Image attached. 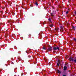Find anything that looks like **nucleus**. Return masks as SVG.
Listing matches in <instances>:
<instances>
[{"label": "nucleus", "instance_id": "obj_12", "mask_svg": "<svg viewBox=\"0 0 76 76\" xmlns=\"http://www.w3.org/2000/svg\"><path fill=\"white\" fill-rule=\"evenodd\" d=\"M53 50H57V48L56 47H53Z\"/></svg>", "mask_w": 76, "mask_h": 76}, {"label": "nucleus", "instance_id": "obj_11", "mask_svg": "<svg viewBox=\"0 0 76 76\" xmlns=\"http://www.w3.org/2000/svg\"><path fill=\"white\" fill-rule=\"evenodd\" d=\"M57 71H58V73H59V74L61 73V71H60V70H57Z\"/></svg>", "mask_w": 76, "mask_h": 76}, {"label": "nucleus", "instance_id": "obj_20", "mask_svg": "<svg viewBox=\"0 0 76 76\" xmlns=\"http://www.w3.org/2000/svg\"><path fill=\"white\" fill-rule=\"evenodd\" d=\"M50 27H52L53 26V24L51 25H50Z\"/></svg>", "mask_w": 76, "mask_h": 76}, {"label": "nucleus", "instance_id": "obj_2", "mask_svg": "<svg viewBox=\"0 0 76 76\" xmlns=\"http://www.w3.org/2000/svg\"><path fill=\"white\" fill-rule=\"evenodd\" d=\"M69 60L70 61H74V60H73V58L70 57L69 58Z\"/></svg>", "mask_w": 76, "mask_h": 76}, {"label": "nucleus", "instance_id": "obj_17", "mask_svg": "<svg viewBox=\"0 0 76 76\" xmlns=\"http://www.w3.org/2000/svg\"><path fill=\"white\" fill-rule=\"evenodd\" d=\"M58 62L59 64H60V61L59 60H58Z\"/></svg>", "mask_w": 76, "mask_h": 76}, {"label": "nucleus", "instance_id": "obj_18", "mask_svg": "<svg viewBox=\"0 0 76 76\" xmlns=\"http://www.w3.org/2000/svg\"><path fill=\"white\" fill-rule=\"evenodd\" d=\"M55 5H57V1H56L55 2Z\"/></svg>", "mask_w": 76, "mask_h": 76}, {"label": "nucleus", "instance_id": "obj_21", "mask_svg": "<svg viewBox=\"0 0 76 76\" xmlns=\"http://www.w3.org/2000/svg\"><path fill=\"white\" fill-rule=\"evenodd\" d=\"M52 8L53 9H54V7H52Z\"/></svg>", "mask_w": 76, "mask_h": 76}, {"label": "nucleus", "instance_id": "obj_4", "mask_svg": "<svg viewBox=\"0 0 76 76\" xmlns=\"http://www.w3.org/2000/svg\"><path fill=\"white\" fill-rule=\"evenodd\" d=\"M72 29H73L74 30V31H76V29H75V26H72Z\"/></svg>", "mask_w": 76, "mask_h": 76}, {"label": "nucleus", "instance_id": "obj_8", "mask_svg": "<svg viewBox=\"0 0 76 76\" xmlns=\"http://www.w3.org/2000/svg\"><path fill=\"white\" fill-rule=\"evenodd\" d=\"M61 28V30H62V31H63L64 30V28H63V27L62 26H60Z\"/></svg>", "mask_w": 76, "mask_h": 76}, {"label": "nucleus", "instance_id": "obj_16", "mask_svg": "<svg viewBox=\"0 0 76 76\" xmlns=\"http://www.w3.org/2000/svg\"><path fill=\"white\" fill-rule=\"evenodd\" d=\"M74 61L75 63H76V59H75L74 60Z\"/></svg>", "mask_w": 76, "mask_h": 76}, {"label": "nucleus", "instance_id": "obj_1", "mask_svg": "<svg viewBox=\"0 0 76 76\" xmlns=\"http://www.w3.org/2000/svg\"><path fill=\"white\" fill-rule=\"evenodd\" d=\"M47 50L48 51H52V47H49L48 49H47Z\"/></svg>", "mask_w": 76, "mask_h": 76}, {"label": "nucleus", "instance_id": "obj_6", "mask_svg": "<svg viewBox=\"0 0 76 76\" xmlns=\"http://www.w3.org/2000/svg\"><path fill=\"white\" fill-rule=\"evenodd\" d=\"M34 3V4L36 5L37 6L38 5V2H37V1H36L35 3Z\"/></svg>", "mask_w": 76, "mask_h": 76}, {"label": "nucleus", "instance_id": "obj_30", "mask_svg": "<svg viewBox=\"0 0 76 76\" xmlns=\"http://www.w3.org/2000/svg\"><path fill=\"white\" fill-rule=\"evenodd\" d=\"M21 76H23V74L22 73L21 74Z\"/></svg>", "mask_w": 76, "mask_h": 76}, {"label": "nucleus", "instance_id": "obj_3", "mask_svg": "<svg viewBox=\"0 0 76 76\" xmlns=\"http://www.w3.org/2000/svg\"><path fill=\"white\" fill-rule=\"evenodd\" d=\"M50 15L52 18H53V17L54 16V12L51 13H50Z\"/></svg>", "mask_w": 76, "mask_h": 76}, {"label": "nucleus", "instance_id": "obj_31", "mask_svg": "<svg viewBox=\"0 0 76 76\" xmlns=\"http://www.w3.org/2000/svg\"><path fill=\"white\" fill-rule=\"evenodd\" d=\"M75 19H76V20H75V22H76V17Z\"/></svg>", "mask_w": 76, "mask_h": 76}, {"label": "nucleus", "instance_id": "obj_28", "mask_svg": "<svg viewBox=\"0 0 76 76\" xmlns=\"http://www.w3.org/2000/svg\"><path fill=\"white\" fill-rule=\"evenodd\" d=\"M55 35H56V36H58V34H55Z\"/></svg>", "mask_w": 76, "mask_h": 76}, {"label": "nucleus", "instance_id": "obj_9", "mask_svg": "<svg viewBox=\"0 0 76 76\" xmlns=\"http://www.w3.org/2000/svg\"><path fill=\"white\" fill-rule=\"evenodd\" d=\"M48 20L49 21V22H50V23H51V22H52L51 21V18H50L48 19Z\"/></svg>", "mask_w": 76, "mask_h": 76}, {"label": "nucleus", "instance_id": "obj_23", "mask_svg": "<svg viewBox=\"0 0 76 76\" xmlns=\"http://www.w3.org/2000/svg\"><path fill=\"white\" fill-rule=\"evenodd\" d=\"M75 15H76V11L75 12Z\"/></svg>", "mask_w": 76, "mask_h": 76}, {"label": "nucleus", "instance_id": "obj_37", "mask_svg": "<svg viewBox=\"0 0 76 76\" xmlns=\"http://www.w3.org/2000/svg\"><path fill=\"white\" fill-rule=\"evenodd\" d=\"M53 12H54V11H53Z\"/></svg>", "mask_w": 76, "mask_h": 76}, {"label": "nucleus", "instance_id": "obj_14", "mask_svg": "<svg viewBox=\"0 0 76 76\" xmlns=\"http://www.w3.org/2000/svg\"><path fill=\"white\" fill-rule=\"evenodd\" d=\"M57 49L58 50H60V48H59V47H56Z\"/></svg>", "mask_w": 76, "mask_h": 76}, {"label": "nucleus", "instance_id": "obj_10", "mask_svg": "<svg viewBox=\"0 0 76 76\" xmlns=\"http://www.w3.org/2000/svg\"><path fill=\"white\" fill-rule=\"evenodd\" d=\"M42 49L44 50H47V48H46L45 47L43 46L42 48Z\"/></svg>", "mask_w": 76, "mask_h": 76}, {"label": "nucleus", "instance_id": "obj_35", "mask_svg": "<svg viewBox=\"0 0 76 76\" xmlns=\"http://www.w3.org/2000/svg\"><path fill=\"white\" fill-rule=\"evenodd\" d=\"M31 50V49H30L29 50Z\"/></svg>", "mask_w": 76, "mask_h": 76}, {"label": "nucleus", "instance_id": "obj_7", "mask_svg": "<svg viewBox=\"0 0 76 76\" xmlns=\"http://www.w3.org/2000/svg\"><path fill=\"white\" fill-rule=\"evenodd\" d=\"M12 20H10L8 21V23H12Z\"/></svg>", "mask_w": 76, "mask_h": 76}, {"label": "nucleus", "instance_id": "obj_32", "mask_svg": "<svg viewBox=\"0 0 76 76\" xmlns=\"http://www.w3.org/2000/svg\"><path fill=\"white\" fill-rule=\"evenodd\" d=\"M45 23H44V25H45Z\"/></svg>", "mask_w": 76, "mask_h": 76}, {"label": "nucleus", "instance_id": "obj_13", "mask_svg": "<svg viewBox=\"0 0 76 76\" xmlns=\"http://www.w3.org/2000/svg\"><path fill=\"white\" fill-rule=\"evenodd\" d=\"M73 40L74 41H75V42H76V38H73Z\"/></svg>", "mask_w": 76, "mask_h": 76}, {"label": "nucleus", "instance_id": "obj_29", "mask_svg": "<svg viewBox=\"0 0 76 76\" xmlns=\"http://www.w3.org/2000/svg\"><path fill=\"white\" fill-rule=\"evenodd\" d=\"M60 32H63V31H61V30H60Z\"/></svg>", "mask_w": 76, "mask_h": 76}, {"label": "nucleus", "instance_id": "obj_15", "mask_svg": "<svg viewBox=\"0 0 76 76\" xmlns=\"http://www.w3.org/2000/svg\"><path fill=\"white\" fill-rule=\"evenodd\" d=\"M58 29H59V28H57L55 29V30H56V31H58Z\"/></svg>", "mask_w": 76, "mask_h": 76}, {"label": "nucleus", "instance_id": "obj_34", "mask_svg": "<svg viewBox=\"0 0 76 76\" xmlns=\"http://www.w3.org/2000/svg\"><path fill=\"white\" fill-rule=\"evenodd\" d=\"M3 17H4V15H3Z\"/></svg>", "mask_w": 76, "mask_h": 76}, {"label": "nucleus", "instance_id": "obj_19", "mask_svg": "<svg viewBox=\"0 0 76 76\" xmlns=\"http://www.w3.org/2000/svg\"><path fill=\"white\" fill-rule=\"evenodd\" d=\"M59 64H59L58 63H57V66H58H58H59Z\"/></svg>", "mask_w": 76, "mask_h": 76}, {"label": "nucleus", "instance_id": "obj_22", "mask_svg": "<svg viewBox=\"0 0 76 76\" xmlns=\"http://www.w3.org/2000/svg\"><path fill=\"white\" fill-rule=\"evenodd\" d=\"M68 12H69L68 11H67L66 12V14H67V13H68Z\"/></svg>", "mask_w": 76, "mask_h": 76}, {"label": "nucleus", "instance_id": "obj_36", "mask_svg": "<svg viewBox=\"0 0 76 76\" xmlns=\"http://www.w3.org/2000/svg\"><path fill=\"white\" fill-rule=\"evenodd\" d=\"M10 6H11V5H10Z\"/></svg>", "mask_w": 76, "mask_h": 76}, {"label": "nucleus", "instance_id": "obj_33", "mask_svg": "<svg viewBox=\"0 0 76 76\" xmlns=\"http://www.w3.org/2000/svg\"><path fill=\"white\" fill-rule=\"evenodd\" d=\"M14 76H17L16 75H15Z\"/></svg>", "mask_w": 76, "mask_h": 76}, {"label": "nucleus", "instance_id": "obj_24", "mask_svg": "<svg viewBox=\"0 0 76 76\" xmlns=\"http://www.w3.org/2000/svg\"><path fill=\"white\" fill-rule=\"evenodd\" d=\"M49 31H51V28H50L49 29Z\"/></svg>", "mask_w": 76, "mask_h": 76}, {"label": "nucleus", "instance_id": "obj_27", "mask_svg": "<svg viewBox=\"0 0 76 76\" xmlns=\"http://www.w3.org/2000/svg\"><path fill=\"white\" fill-rule=\"evenodd\" d=\"M62 76H66V75H63Z\"/></svg>", "mask_w": 76, "mask_h": 76}, {"label": "nucleus", "instance_id": "obj_5", "mask_svg": "<svg viewBox=\"0 0 76 76\" xmlns=\"http://www.w3.org/2000/svg\"><path fill=\"white\" fill-rule=\"evenodd\" d=\"M64 70H67V67L66 66H65L64 67Z\"/></svg>", "mask_w": 76, "mask_h": 76}, {"label": "nucleus", "instance_id": "obj_26", "mask_svg": "<svg viewBox=\"0 0 76 76\" xmlns=\"http://www.w3.org/2000/svg\"><path fill=\"white\" fill-rule=\"evenodd\" d=\"M28 57H29V58H30V57H31V56H28Z\"/></svg>", "mask_w": 76, "mask_h": 76}, {"label": "nucleus", "instance_id": "obj_25", "mask_svg": "<svg viewBox=\"0 0 76 76\" xmlns=\"http://www.w3.org/2000/svg\"><path fill=\"white\" fill-rule=\"evenodd\" d=\"M11 64H14V63L13 62H12Z\"/></svg>", "mask_w": 76, "mask_h": 76}]
</instances>
